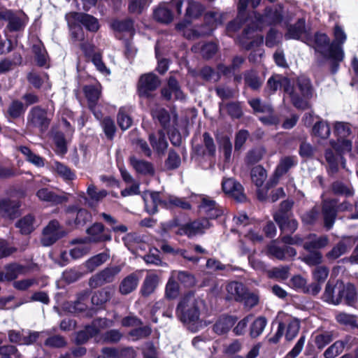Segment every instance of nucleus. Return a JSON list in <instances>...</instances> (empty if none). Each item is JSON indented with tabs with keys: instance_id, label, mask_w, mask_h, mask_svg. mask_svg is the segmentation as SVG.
<instances>
[{
	"instance_id": "nucleus-1",
	"label": "nucleus",
	"mask_w": 358,
	"mask_h": 358,
	"mask_svg": "<svg viewBox=\"0 0 358 358\" xmlns=\"http://www.w3.org/2000/svg\"><path fill=\"white\" fill-rule=\"evenodd\" d=\"M176 315L192 331H197L201 326L198 302L194 296H186L180 301L176 308Z\"/></svg>"
},
{
	"instance_id": "nucleus-2",
	"label": "nucleus",
	"mask_w": 358,
	"mask_h": 358,
	"mask_svg": "<svg viewBox=\"0 0 358 358\" xmlns=\"http://www.w3.org/2000/svg\"><path fill=\"white\" fill-rule=\"evenodd\" d=\"M305 43L313 47L316 52L320 53L324 58L343 61L344 51L330 43L328 36L322 33H316L313 38L306 37Z\"/></svg>"
},
{
	"instance_id": "nucleus-3",
	"label": "nucleus",
	"mask_w": 358,
	"mask_h": 358,
	"mask_svg": "<svg viewBox=\"0 0 358 358\" xmlns=\"http://www.w3.org/2000/svg\"><path fill=\"white\" fill-rule=\"evenodd\" d=\"M288 94L292 104L296 108L302 110L308 108L309 106L308 99L313 96V87L310 80L306 77L299 78L296 87L291 85V90Z\"/></svg>"
},
{
	"instance_id": "nucleus-4",
	"label": "nucleus",
	"mask_w": 358,
	"mask_h": 358,
	"mask_svg": "<svg viewBox=\"0 0 358 358\" xmlns=\"http://www.w3.org/2000/svg\"><path fill=\"white\" fill-rule=\"evenodd\" d=\"M224 14L220 12L210 11L204 16L205 23L192 30H185V36L188 38H194L210 34L216 27L222 24L224 20Z\"/></svg>"
},
{
	"instance_id": "nucleus-5",
	"label": "nucleus",
	"mask_w": 358,
	"mask_h": 358,
	"mask_svg": "<svg viewBox=\"0 0 358 358\" xmlns=\"http://www.w3.org/2000/svg\"><path fill=\"white\" fill-rule=\"evenodd\" d=\"M256 29H262L266 25L276 24L282 20V10L280 6L268 7L264 15L255 13Z\"/></svg>"
},
{
	"instance_id": "nucleus-6",
	"label": "nucleus",
	"mask_w": 358,
	"mask_h": 358,
	"mask_svg": "<svg viewBox=\"0 0 358 358\" xmlns=\"http://www.w3.org/2000/svg\"><path fill=\"white\" fill-rule=\"evenodd\" d=\"M65 17L70 27L80 23L90 31L95 32L99 28L98 20L89 14L72 12L67 13Z\"/></svg>"
},
{
	"instance_id": "nucleus-7",
	"label": "nucleus",
	"mask_w": 358,
	"mask_h": 358,
	"mask_svg": "<svg viewBox=\"0 0 358 358\" xmlns=\"http://www.w3.org/2000/svg\"><path fill=\"white\" fill-rule=\"evenodd\" d=\"M65 235L66 232L60 227L59 222L53 220L44 228L41 241L43 246H50Z\"/></svg>"
},
{
	"instance_id": "nucleus-8",
	"label": "nucleus",
	"mask_w": 358,
	"mask_h": 358,
	"mask_svg": "<svg viewBox=\"0 0 358 358\" xmlns=\"http://www.w3.org/2000/svg\"><path fill=\"white\" fill-rule=\"evenodd\" d=\"M211 227V224L207 218H202L194 222L182 225L176 233L178 235L187 236L192 238L196 235L201 234Z\"/></svg>"
},
{
	"instance_id": "nucleus-9",
	"label": "nucleus",
	"mask_w": 358,
	"mask_h": 358,
	"mask_svg": "<svg viewBox=\"0 0 358 358\" xmlns=\"http://www.w3.org/2000/svg\"><path fill=\"white\" fill-rule=\"evenodd\" d=\"M122 270L120 266L107 267L96 274L92 275L89 280V285L91 288H96L106 283L113 281L115 276Z\"/></svg>"
},
{
	"instance_id": "nucleus-10",
	"label": "nucleus",
	"mask_w": 358,
	"mask_h": 358,
	"mask_svg": "<svg viewBox=\"0 0 358 358\" xmlns=\"http://www.w3.org/2000/svg\"><path fill=\"white\" fill-rule=\"evenodd\" d=\"M151 114L155 120L158 121L160 125L165 129L170 127L171 123L177 124L178 115L175 110L169 112L164 108L156 105L151 110Z\"/></svg>"
},
{
	"instance_id": "nucleus-11",
	"label": "nucleus",
	"mask_w": 358,
	"mask_h": 358,
	"mask_svg": "<svg viewBox=\"0 0 358 358\" xmlns=\"http://www.w3.org/2000/svg\"><path fill=\"white\" fill-rule=\"evenodd\" d=\"M50 120L47 117L46 110L39 106L32 108L27 115L28 125L45 131L49 126Z\"/></svg>"
},
{
	"instance_id": "nucleus-12",
	"label": "nucleus",
	"mask_w": 358,
	"mask_h": 358,
	"mask_svg": "<svg viewBox=\"0 0 358 358\" xmlns=\"http://www.w3.org/2000/svg\"><path fill=\"white\" fill-rule=\"evenodd\" d=\"M222 187L226 194L238 202H243L246 199L243 187L232 178H224L222 182Z\"/></svg>"
},
{
	"instance_id": "nucleus-13",
	"label": "nucleus",
	"mask_w": 358,
	"mask_h": 358,
	"mask_svg": "<svg viewBox=\"0 0 358 358\" xmlns=\"http://www.w3.org/2000/svg\"><path fill=\"white\" fill-rule=\"evenodd\" d=\"M200 199L201 203L199 205V209L201 213L206 214L208 218L216 219L223 214V208L210 197L201 195Z\"/></svg>"
},
{
	"instance_id": "nucleus-14",
	"label": "nucleus",
	"mask_w": 358,
	"mask_h": 358,
	"mask_svg": "<svg viewBox=\"0 0 358 358\" xmlns=\"http://www.w3.org/2000/svg\"><path fill=\"white\" fill-rule=\"evenodd\" d=\"M160 81L153 73L143 75L138 82V92L140 96L148 97L159 85Z\"/></svg>"
},
{
	"instance_id": "nucleus-15",
	"label": "nucleus",
	"mask_w": 358,
	"mask_h": 358,
	"mask_svg": "<svg viewBox=\"0 0 358 358\" xmlns=\"http://www.w3.org/2000/svg\"><path fill=\"white\" fill-rule=\"evenodd\" d=\"M142 199L145 203V208L149 214H155L157 212L158 206L169 208L168 201H163L159 192H143Z\"/></svg>"
},
{
	"instance_id": "nucleus-16",
	"label": "nucleus",
	"mask_w": 358,
	"mask_h": 358,
	"mask_svg": "<svg viewBox=\"0 0 358 358\" xmlns=\"http://www.w3.org/2000/svg\"><path fill=\"white\" fill-rule=\"evenodd\" d=\"M264 38L262 35L255 34L253 27L245 28L240 38V43L247 50L259 47L263 43Z\"/></svg>"
},
{
	"instance_id": "nucleus-17",
	"label": "nucleus",
	"mask_w": 358,
	"mask_h": 358,
	"mask_svg": "<svg viewBox=\"0 0 358 358\" xmlns=\"http://www.w3.org/2000/svg\"><path fill=\"white\" fill-rule=\"evenodd\" d=\"M89 296V291H82L78 294L76 301L73 302H67L64 304L65 310L73 314H78L85 311L87 308Z\"/></svg>"
},
{
	"instance_id": "nucleus-18",
	"label": "nucleus",
	"mask_w": 358,
	"mask_h": 358,
	"mask_svg": "<svg viewBox=\"0 0 358 358\" xmlns=\"http://www.w3.org/2000/svg\"><path fill=\"white\" fill-rule=\"evenodd\" d=\"M28 268L17 263L7 264L4 267V271H0V282L11 281L16 279L20 275H24Z\"/></svg>"
},
{
	"instance_id": "nucleus-19",
	"label": "nucleus",
	"mask_w": 358,
	"mask_h": 358,
	"mask_svg": "<svg viewBox=\"0 0 358 358\" xmlns=\"http://www.w3.org/2000/svg\"><path fill=\"white\" fill-rule=\"evenodd\" d=\"M306 37L308 36L306 34V22L303 18L299 19L294 24L289 26L285 34L286 40L294 39L305 42Z\"/></svg>"
},
{
	"instance_id": "nucleus-20",
	"label": "nucleus",
	"mask_w": 358,
	"mask_h": 358,
	"mask_svg": "<svg viewBox=\"0 0 358 358\" xmlns=\"http://www.w3.org/2000/svg\"><path fill=\"white\" fill-rule=\"evenodd\" d=\"M278 89H282L287 94L291 90L290 80L284 76L275 75L271 76L267 81L266 90L270 94H273Z\"/></svg>"
},
{
	"instance_id": "nucleus-21",
	"label": "nucleus",
	"mask_w": 358,
	"mask_h": 358,
	"mask_svg": "<svg viewBox=\"0 0 358 358\" xmlns=\"http://www.w3.org/2000/svg\"><path fill=\"white\" fill-rule=\"evenodd\" d=\"M149 141L155 152L159 155L162 156L168 147V142L163 130H159L157 133H152L149 135Z\"/></svg>"
},
{
	"instance_id": "nucleus-22",
	"label": "nucleus",
	"mask_w": 358,
	"mask_h": 358,
	"mask_svg": "<svg viewBox=\"0 0 358 358\" xmlns=\"http://www.w3.org/2000/svg\"><path fill=\"white\" fill-rule=\"evenodd\" d=\"M37 197L43 201L52 204H60L68 201V196L65 193L57 194L48 188H41L36 192Z\"/></svg>"
},
{
	"instance_id": "nucleus-23",
	"label": "nucleus",
	"mask_w": 358,
	"mask_h": 358,
	"mask_svg": "<svg viewBox=\"0 0 358 358\" xmlns=\"http://www.w3.org/2000/svg\"><path fill=\"white\" fill-rule=\"evenodd\" d=\"M337 201L336 200H325L323 203V215L324 226L330 229L334 224L336 216Z\"/></svg>"
},
{
	"instance_id": "nucleus-24",
	"label": "nucleus",
	"mask_w": 358,
	"mask_h": 358,
	"mask_svg": "<svg viewBox=\"0 0 358 358\" xmlns=\"http://www.w3.org/2000/svg\"><path fill=\"white\" fill-rule=\"evenodd\" d=\"M354 243L355 239L352 237L343 238L327 254V258L329 259H336L340 257L350 249Z\"/></svg>"
},
{
	"instance_id": "nucleus-25",
	"label": "nucleus",
	"mask_w": 358,
	"mask_h": 358,
	"mask_svg": "<svg viewBox=\"0 0 358 358\" xmlns=\"http://www.w3.org/2000/svg\"><path fill=\"white\" fill-rule=\"evenodd\" d=\"M340 303L343 301L348 306H354L357 303V293L352 284L343 285L338 291Z\"/></svg>"
},
{
	"instance_id": "nucleus-26",
	"label": "nucleus",
	"mask_w": 358,
	"mask_h": 358,
	"mask_svg": "<svg viewBox=\"0 0 358 358\" xmlns=\"http://www.w3.org/2000/svg\"><path fill=\"white\" fill-rule=\"evenodd\" d=\"M87 239L76 238L71 241V244L77 245L69 251V255L73 259H78L87 255L90 248L87 244Z\"/></svg>"
},
{
	"instance_id": "nucleus-27",
	"label": "nucleus",
	"mask_w": 358,
	"mask_h": 358,
	"mask_svg": "<svg viewBox=\"0 0 358 358\" xmlns=\"http://www.w3.org/2000/svg\"><path fill=\"white\" fill-rule=\"evenodd\" d=\"M226 290L228 299H234L236 301H243V297L248 291L243 284L238 282H231L227 284Z\"/></svg>"
},
{
	"instance_id": "nucleus-28",
	"label": "nucleus",
	"mask_w": 358,
	"mask_h": 358,
	"mask_svg": "<svg viewBox=\"0 0 358 358\" xmlns=\"http://www.w3.org/2000/svg\"><path fill=\"white\" fill-rule=\"evenodd\" d=\"M20 204L9 199H0V214L4 217L13 219L18 212Z\"/></svg>"
},
{
	"instance_id": "nucleus-29",
	"label": "nucleus",
	"mask_w": 358,
	"mask_h": 358,
	"mask_svg": "<svg viewBox=\"0 0 358 358\" xmlns=\"http://www.w3.org/2000/svg\"><path fill=\"white\" fill-rule=\"evenodd\" d=\"M0 18L8 21V27L11 31H18L24 25L22 18L19 15L13 13L11 10H1Z\"/></svg>"
},
{
	"instance_id": "nucleus-30",
	"label": "nucleus",
	"mask_w": 358,
	"mask_h": 358,
	"mask_svg": "<svg viewBox=\"0 0 358 358\" xmlns=\"http://www.w3.org/2000/svg\"><path fill=\"white\" fill-rule=\"evenodd\" d=\"M329 243V238L327 236L317 237L316 235H310L309 240L303 244V248L306 251L318 250L324 248Z\"/></svg>"
},
{
	"instance_id": "nucleus-31",
	"label": "nucleus",
	"mask_w": 358,
	"mask_h": 358,
	"mask_svg": "<svg viewBox=\"0 0 358 358\" xmlns=\"http://www.w3.org/2000/svg\"><path fill=\"white\" fill-rule=\"evenodd\" d=\"M154 18L164 24H168L173 20V16L170 8L166 3L159 4L153 12Z\"/></svg>"
},
{
	"instance_id": "nucleus-32",
	"label": "nucleus",
	"mask_w": 358,
	"mask_h": 358,
	"mask_svg": "<svg viewBox=\"0 0 358 358\" xmlns=\"http://www.w3.org/2000/svg\"><path fill=\"white\" fill-rule=\"evenodd\" d=\"M273 218L280 230L283 232L293 233L298 227L297 221L290 216L282 217L278 215H273Z\"/></svg>"
},
{
	"instance_id": "nucleus-33",
	"label": "nucleus",
	"mask_w": 358,
	"mask_h": 358,
	"mask_svg": "<svg viewBox=\"0 0 358 358\" xmlns=\"http://www.w3.org/2000/svg\"><path fill=\"white\" fill-rule=\"evenodd\" d=\"M297 159L294 156H286L280 159L275 171V175L280 177L285 174L290 169L296 166Z\"/></svg>"
},
{
	"instance_id": "nucleus-34",
	"label": "nucleus",
	"mask_w": 358,
	"mask_h": 358,
	"mask_svg": "<svg viewBox=\"0 0 358 358\" xmlns=\"http://www.w3.org/2000/svg\"><path fill=\"white\" fill-rule=\"evenodd\" d=\"M236 318L233 316L221 317L214 324L213 330L217 334L227 333L235 324Z\"/></svg>"
},
{
	"instance_id": "nucleus-35",
	"label": "nucleus",
	"mask_w": 358,
	"mask_h": 358,
	"mask_svg": "<svg viewBox=\"0 0 358 358\" xmlns=\"http://www.w3.org/2000/svg\"><path fill=\"white\" fill-rule=\"evenodd\" d=\"M87 193L90 199L88 200L86 197H85V199L90 207L95 206L99 201L105 198L108 194L107 191L105 189L97 191L94 185H90L88 186Z\"/></svg>"
},
{
	"instance_id": "nucleus-36",
	"label": "nucleus",
	"mask_w": 358,
	"mask_h": 358,
	"mask_svg": "<svg viewBox=\"0 0 358 358\" xmlns=\"http://www.w3.org/2000/svg\"><path fill=\"white\" fill-rule=\"evenodd\" d=\"M35 219L31 215H27L19 220L15 226L22 234H29L35 229Z\"/></svg>"
},
{
	"instance_id": "nucleus-37",
	"label": "nucleus",
	"mask_w": 358,
	"mask_h": 358,
	"mask_svg": "<svg viewBox=\"0 0 358 358\" xmlns=\"http://www.w3.org/2000/svg\"><path fill=\"white\" fill-rule=\"evenodd\" d=\"M138 278L135 273H131L122 280L120 285V292L122 294H128L137 287Z\"/></svg>"
},
{
	"instance_id": "nucleus-38",
	"label": "nucleus",
	"mask_w": 358,
	"mask_h": 358,
	"mask_svg": "<svg viewBox=\"0 0 358 358\" xmlns=\"http://www.w3.org/2000/svg\"><path fill=\"white\" fill-rule=\"evenodd\" d=\"M325 159L329 165V172L331 174H334L338 171V158L342 160V166L345 168V161L343 160V157L336 155L331 149H327L325 151Z\"/></svg>"
},
{
	"instance_id": "nucleus-39",
	"label": "nucleus",
	"mask_w": 358,
	"mask_h": 358,
	"mask_svg": "<svg viewBox=\"0 0 358 358\" xmlns=\"http://www.w3.org/2000/svg\"><path fill=\"white\" fill-rule=\"evenodd\" d=\"M109 259L108 252H101L87 259L85 263V266L90 271H94L97 267L104 264Z\"/></svg>"
},
{
	"instance_id": "nucleus-40",
	"label": "nucleus",
	"mask_w": 358,
	"mask_h": 358,
	"mask_svg": "<svg viewBox=\"0 0 358 358\" xmlns=\"http://www.w3.org/2000/svg\"><path fill=\"white\" fill-rule=\"evenodd\" d=\"M32 52L34 55L37 64L40 66H44L46 64L48 55L43 44L41 41L37 40L32 45Z\"/></svg>"
},
{
	"instance_id": "nucleus-41",
	"label": "nucleus",
	"mask_w": 358,
	"mask_h": 358,
	"mask_svg": "<svg viewBox=\"0 0 358 358\" xmlns=\"http://www.w3.org/2000/svg\"><path fill=\"white\" fill-rule=\"evenodd\" d=\"M130 162L134 169L140 173L146 175L154 173L152 165L150 162L138 159L135 157L130 158Z\"/></svg>"
},
{
	"instance_id": "nucleus-42",
	"label": "nucleus",
	"mask_w": 358,
	"mask_h": 358,
	"mask_svg": "<svg viewBox=\"0 0 358 358\" xmlns=\"http://www.w3.org/2000/svg\"><path fill=\"white\" fill-rule=\"evenodd\" d=\"M331 189L334 194L343 195L346 197L351 196L354 194V190L350 184L339 180L335 181L332 183Z\"/></svg>"
},
{
	"instance_id": "nucleus-43",
	"label": "nucleus",
	"mask_w": 358,
	"mask_h": 358,
	"mask_svg": "<svg viewBox=\"0 0 358 358\" xmlns=\"http://www.w3.org/2000/svg\"><path fill=\"white\" fill-rule=\"evenodd\" d=\"M157 284L158 276L156 274L151 273L147 275L141 288L143 295L148 296L152 294L157 287Z\"/></svg>"
},
{
	"instance_id": "nucleus-44",
	"label": "nucleus",
	"mask_w": 358,
	"mask_h": 358,
	"mask_svg": "<svg viewBox=\"0 0 358 358\" xmlns=\"http://www.w3.org/2000/svg\"><path fill=\"white\" fill-rule=\"evenodd\" d=\"M171 275L173 276V278L176 280H177L185 287H191L195 283L194 275L187 271H173L171 272Z\"/></svg>"
},
{
	"instance_id": "nucleus-45",
	"label": "nucleus",
	"mask_w": 358,
	"mask_h": 358,
	"mask_svg": "<svg viewBox=\"0 0 358 358\" xmlns=\"http://www.w3.org/2000/svg\"><path fill=\"white\" fill-rule=\"evenodd\" d=\"M334 133L338 138H345L351 136V125L345 122H335L333 124Z\"/></svg>"
},
{
	"instance_id": "nucleus-46",
	"label": "nucleus",
	"mask_w": 358,
	"mask_h": 358,
	"mask_svg": "<svg viewBox=\"0 0 358 358\" xmlns=\"http://www.w3.org/2000/svg\"><path fill=\"white\" fill-rule=\"evenodd\" d=\"M245 84L252 90H258L262 85V81L257 73L254 70L247 71L244 73Z\"/></svg>"
},
{
	"instance_id": "nucleus-47",
	"label": "nucleus",
	"mask_w": 358,
	"mask_h": 358,
	"mask_svg": "<svg viewBox=\"0 0 358 358\" xmlns=\"http://www.w3.org/2000/svg\"><path fill=\"white\" fill-rule=\"evenodd\" d=\"M267 324V320L264 317H257L250 327V335L252 338L259 337L263 332Z\"/></svg>"
},
{
	"instance_id": "nucleus-48",
	"label": "nucleus",
	"mask_w": 358,
	"mask_h": 358,
	"mask_svg": "<svg viewBox=\"0 0 358 358\" xmlns=\"http://www.w3.org/2000/svg\"><path fill=\"white\" fill-rule=\"evenodd\" d=\"M203 10L204 6L201 3L194 1H189L185 15L190 19L197 18L201 15Z\"/></svg>"
},
{
	"instance_id": "nucleus-49",
	"label": "nucleus",
	"mask_w": 358,
	"mask_h": 358,
	"mask_svg": "<svg viewBox=\"0 0 358 358\" xmlns=\"http://www.w3.org/2000/svg\"><path fill=\"white\" fill-rule=\"evenodd\" d=\"M249 105L255 113H271L272 107L268 102H264L259 98H255L248 101Z\"/></svg>"
},
{
	"instance_id": "nucleus-50",
	"label": "nucleus",
	"mask_w": 358,
	"mask_h": 358,
	"mask_svg": "<svg viewBox=\"0 0 358 358\" xmlns=\"http://www.w3.org/2000/svg\"><path fill=\"white\" fill-rule=\"evenodd\" d=\"M331 133L330 126L327 122L319 121L315 124L313 128V134L322 139L327 138Z\"/></svg>"
},
{
	"instance_id": "nucleus-51",
	"label": "nucleus",
	"mask_w": 358,
	"mask_h": 358,
	"mask_svg": "<svg viewBox=\"0 0 358 358\" xmlns=\"http://www.w3.org/2000/svg\"><path fill=\"white\" fill-rule=\"evenodd\" d=\"M96 335V330L91 325H87L84 329L76 334L75 341L77 344L80 345L86 343L90 338Z\"/></svg>"
},
{
	"instance_id": "nucleus-52",
	"label": "nucleus",
	"mask_w": 358,
	"mask_h": 358,
	"mask_svg": "<svg viewBox=\"0 0 358 358\" xmlns=\"http://www.w3.org/2000/svg\"><path fill=\"white\" fill-rule=\"evenodd\" d=\"M20 150L23 154L26 159L37 167H43L44 166V159L39 155L32 152L31 150L26 146H21Z\"/></svg>"
},
{
	"instance_id": "nucleus-53",
	"label": "nucleus",
	"mask_w": 358,
	"mask_h": 358,
	"mask_svg": "<svg viewBox=\"0 0 358 358\" xmlns=\"http://www.w3.org/2000/svg\"><path fill=\"white\" fill-rule=\"evenodd\" d=\"M251 179L257 187H262L267 175L266 170L262 166H256L251 170Z\"/></svg>"
},
{
	"instance_id": "nucleus-54",
	"label": "nucleus",
	"mask_w": 358,
	"mask_h": 358,
	"mask_svg": "<svg viewBox=\"0 0 358 358\" xmlns=\"http://www.w3.org/2000/svg\"><path fill=\"white\" fill-rule=\"evenodd\" d=\"M331 145L341 155L350 152L352 148V141L347 138H338L337 142L332 141Z\"/></svg>"
},
{
	"instance_id": "nucleus-55",
	"label": "nucleus",
	"mask_w": 358,
	"mask_h": 358,
	"mask_svg": "<svg viewBox=\"0 0 358 358\" xmlns=\"http://www.w3.org/2000/svg\"><path fill=\"white\" fill-rule=\"evenodd\" d=\"M84 92L89 101V106L96 104L100 96L101 86L100 85H87L84 87Z\"/></svg>"
},
{
	"instance_id": "nucleus-56",
	"label": "nucleus",
	"mask_w": 358,
	"mask_h": 358,
	"mask_svg": "<svg viewBox=\"0 0 358 358\" xmlns=\"http://www.w3.org/2000/svg\"><path fill=\"white\" fill-rule=\"evenodd\" d=\"M104 230V227L101 223H94L91 227L87 229V232L89 237L87 239V242H99L100 237L102 235Z\"/></svg>"
},
{
	"instance_id": "nucleus-57",
	"label": "nucleus",
	"mask_w": 358,
	"mask_h": 358,
	"mask_svg": "<svg viewBox=\"0 0 358 358\" xmlns=\"http://www.w3.org/2000/svg\"><path fill=\"white\" fill-rule=\"evenodd\" d=\"M52 168L55 171L57 172L59 176L62 177L64 180H71L74 179V173L66 165L59 162H54L52 164Z\"/></svg>"
},
{
	"instance_id": "nucleus-58",
	"label": "nucleus",
	"mask_w": 358,
	"mask_h": 358,
	"mask_svg": "<svg viewBox=\"0 0 358 358\" xmlns=\"http://www.w3.org/2000/svg\"><path fill=\"white\" fill-rule=\"evenodd\" d=\"M112 293L109 289L105 288L95 292L92 296V303L96 306H101L110 300Z\"/></svg>"
},
{
	"instance_id": "nucleus-59",
	"label": "nucleus",
	"mask_w": 358,
	"mask_h": 358,
	"mask_svg": "<svg viewBox=\"0 0 358 358\" xmlns=\"http://www.w3.org/2000/svg\"><path fill=\"white\" fill-rule=\"evenodd\" d=\"M25 112L24 104L18 101L15 100L11 102L8 108L7 114L9 117L17 119L20 117Z\"/></svg>"
},
{
	"instance_id": "nucleus-60",
	"label": "nucleus",
	"mask_w": 358,
	"mask_h": 358,
	"mask_svg": "<svg viewBox=\"0 0 358 358\" xmlns=\"http://www.w3.org/2000/svg\"><path fill=\"white\" fill-rule=\"evenodd\" d=\"M348 343V341H337L334 343H333L331 346H329L324 352V356L325 358H335L339 354H341L344 348L345 345Z\"/></svg>"
},
{
	"instance_id": "nucleus-61",
	"label": "nucleus",
	"mask_w": 358,
	"mask_h": 358,
	"mask_svg": "<svg viewBox=\"0 0 358 358\" xmlns=\"http://www.w3.org/2000/svg\"><path fill=\"white\" fill-rule=\"evenodd\" d=\"M29 82L35 87L40 88L45 84V90L50 88V85L48 83V78L46 75L41 77L35 73H29L27 76Z\"/></svg>"
},
{
	"instance_id": "nucleus-62",
	"label": "nucleus",
	"mask_w": 358,
	"mask_h": 358,
	"mask_svg": "<svg viewBox=\"0 0 358 358\" xmlns=\"http://www.w3.org/2000/svg\"><path fill=\"white\" fill-rule=\"evenodd\" d=\"M234 227L231 228V231L238 232L241 227H244L250 223V220L246 213L239 212L233 217Z\"/></svg>"
},
{
	"instance_id": "nucleus-63",
	"label": "nucleus",
	"mask_w": 358,
	"mask_h": 358,
	"mask_svg": "<svg viewBox=\"0 0 358 358\" xmlns=\"http://www.w3.org/2000/svg\"><path fill=\"white\" fill-rule=\"evenodd\" d=\"M308 253L303 255L301 260L308 266H316L322 262V255L319 250L308 251Z\"/></svg>"
},
{
	"instance_id": "nucleus-64",
	"label": "nucleus",
	"mask_w": 358,
	"mask_h": 358,
	"mask_svg": "<svg viewBox=\"0 0 358 358\" xmlns=\"http://www.w3.org/2000/svg\"><path fill=\"white\" fill-rule=\"evenodd\" d=\"M199 76L208 82H217L220 79V75L217 73L212 67L203 66L199 71Z\"/></svg>"
}]
</instances>
